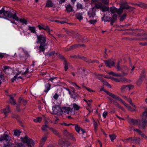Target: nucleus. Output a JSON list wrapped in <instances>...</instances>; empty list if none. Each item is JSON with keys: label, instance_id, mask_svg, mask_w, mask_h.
I'll list each match as a JSON object with an SVG mask.
<instances>
[{"label": "nucleus", "instance_id": "obj_1", "mask_svg": "<svg viewBox=\"0 0 147 147\" xmlns=\"http://www.w3.org/2000/svg\"><path fill=\"white\" fill-rule=\"evenodd\" d=\"M37 40V43H39L40 45L39 47V50L40 52H44L46 48L47 44L46 43V37L45 35L40 34L38 35L36 34Z\"/></svg>", "mask_w": 147, "mask_h": 147}, {"label": "nucleus", "instance_id": "obj_2", "mask_svg": "<svg viewBox=\"0 0 147 147\" xmlns=\"http://www.w3.org/2000/svg\"><path fill=\"white\" fill-rule=\"evenodd\" d=\"M131 9V10H133V8L129 6L127 4L124 3L121 4L120 7L119 9H117L114 6H112L110 8V11L113 13H117L118 14H121L123 12V10L124 9Z\"/></svg>", "mask_w": 147, "mask_h": 147}, {"label": "nucleus", "instance_id": "obj_3", "mask_svg": "<svg viewBox=\"0 0 147 147\" xmlns=\"http://www.w3.org/2000/svg\"><path fill=\"white\" fill-rule=\"evenodd\" d=\"M3 10L2 12L0 13V18H4L3 17L9 18H13L16 21L19 20V18L17 17L16 15V13L15 12L13 14L11 12L9 11H5L4 8H2L1 10Z\"/></svg>", "mask_w": 147, "mask_h": 147}, {"label": "nucleus", "instance_id": "obj_4", "mask_svg": "<svg viewBox=\"0 0 147 147\" xmlns=\"http://www.w3.org/2000/svg\"><path fill=\"white\" fill-rule=\"evenodd\" d=\"M11 139V137L8 135L3 134L0 136V141H6L7 143L4 144L3 147H9L11 145V143L9 142Z\"/></svg>", "mask_w": 147, "mask_h": 147}, {"label": "nucleus", "instance_id": "obj_5", "mask_svg": "<svg viewBox=\"0 0 147 147\" xmlns=\"http://www.w3.org/2000/svg\"><path fill=\"white\" fill-rule=\"evenodd\" d=\"M22 141L24 143H26L28 147H32L34 144V141L28 137L27 136L24 137H21Z\"/></svg>", "mask_w": 147, "mask_h": 147}, {"label": "nucleus", "instance_id": "obj_6", "mask_svg": "<svg viewBox=\"0 0 147 147\" xmlns=\"http://www.w3.org/2000/svg\"><path fill=\"white\" fill-rule=\"evenodd\" d=\"M94 7L95 9H100L103 12L109 11V9L108 7L106 6L101 2H98L95 3Z\"/></svg>", "mask_w": 147, "mask_h": 147}, {"label": "nucleus", "instance_id": "obj_7", "mask_svg": "<svg viewBox=\"0 0 147 147\" xmlns=\"http://www.w3.org/2000/svg\"><path fill=\"white\" fill-rule=\"evenodd\" d=\"M116 68L117 69V71L121 70L122 71V76H126L127 75V72L129 70V69L126 66H124L120 67L119 63H118Z\"/></svg>", "mask_w": 147, "mask_h": 147}, {"label": "nucleus", "instance_id": "obj_8", "mask_svg": "<svg viewBox=\"0 0 147 147\" xmlns=\"http://www.w3.org/2000/svg\"><path fill=\"white\" fill-rule=\"evenodd\" d=\"M138 125L139 128L144 129L147 126V120L145 119L142 118L139 120Z\"/></svg>", "mask_w": 147, "mask_h": 147}, {"label": "nucleus", "instance_id": "obj_9", "mask_svg": "<svg viewBox=\"0 0 147 147\" xmlns=\"http://www.w3.org/2000/svg\"><path fill=\"white\" fill-rule=\"evenodd\" d=\"M128 140H129V142L135 144H140L141 142L140 139L138 137H130Z\"/></svg>", "mask_w": 147, "mask_h": 147}, {"label": "nucleus", "instance_id": "obj_10", "mask_svg": "<svg viewBox=\"0 0 147 147\" xmlns=\"http://www.w3.org/2000/svg\"><path fill=\"white\" fill-rule=\"evenodd\" d=\"M95 75L98 79L99 80H100L102 82H104V84L105 85L108 86L109 88H111V86L110 84H109L107 82L105 81V80H103L102 78H100V77H102L103 76V75L102 74H97Z\"/></svg>", "mask_w": 147, "mask_h": 147}, {"label": "nucleus", "instance_id": "obj_11", "mask_svg": "<svg viewBox=\"0 0 147 147\" xmlns=\"http://www.w3.org/2000/svg\"><path fill=\"white\" fill-rule=\"evenodd\" d=\"M96 10L94 7L90 9L88 12V15L90 18H93L96 15Z\"/></svg>", "mask_w": 147, "mask_h": 147}, {"label": "nucleus", "instance_id": "obj_12", "mask_svg": "<svg viewBox=\"0 0 147 147\" xmlns=\"http://www.w3.org/2000/svg\"><path fill=\"white\" fill-rule=\"evenodd\" d=\"M104 62L106 66L109 67H112L115 64L114 62L113 59L106 60L104 61Z\"/></svg>", "mask_w": 147, "mask_h": 147}, {"label": "nucleus", "instance_id": "obj_13", "mask_svg": "<svg viewBox=\"0 0 147 147\" xmlns=\"http://www.w3.org/2000/svg\"><path fill=\"white\" fill-rule=\"evenodd\" d=\"M117 100L121 102L125 107L127 109L129 110H131V106L128 104L125 103V102L123 101L121 98H120L119 96Z\"/></svg>", "mask_w": 147, "mask_h": 147}, {"label": "nucleus", "instance_id": "obj_14", "mask_svg": "<svg viewBox=\"0 0 147 147\" xmlns=\"http://www.w3.org/2000/svg\"><path fill=\"white\" fill-rule=\"evenodd\" d=\"M111 79L117 82H124L127 81V79L124 78H112Z\"/></svg>", "mask_w": 147, "mask_h": 147}, {"label": "nucleus", "instance_id": "obj_15", "mask_svg": "<svg viewBox=\"0 0 147 147\" xmlns=\"http://www.w3.org/2000/svg\"><path fill=\"white\" fill-rule=\"evenodd\" d=\"M53 113L55 114H57L61 111V108L58 106H56L53 108Z\"/></svg>", "mask_w": 147, "mask_h": 147}, {"label": "nucleus", "instance_id": "obj_16", "mask_svg": "<svg viewBox=\"0 0 147 147\" xmlns=\"http://www.w3.org/2000/svg\"><path fill=\"white\" fill-rule=\"evenodd\" d=\"M10 112V108L9 106H7V107L3 110H1V113H3L4 115L6 117L7 116L8 114Z\"/></svg>", "mask_w": 147, "mask_h": 147}, {"label": "nucleus", "instance_id": "obj_17", "mask_svg": "<svg viewBox=\"0 0 147 147\" xmlns=\"http://www.w3.org/2000/svg\"><path fill=\"white\" fill-rule=\"evenodd\" d=\"M59 56V58L61 59H64V64L65 65V71H66L68 68V66H69V63L67 62L64 59V57L62 56H61L59 54H58Z\"/></svg>", "mask_w": 147, "mask_h": 147}, {"label": "nucleus", "instance_id": "obj_18", "mask_svg": "<svg viewBox=\"0 0 147 147\" xmlns=\"http://www.w3.org/2000/svg\"><path fill=\"white\" fill-rule=\"evenodd\" d=\"M103 91L110 96L112 97L113 98L116 99V100L119 97V96L108 92L106 90H103Z\"/></svg>", "mask_w": 147, "mask_h": 147}, {"label": "nucleus", "instance_id": "obj_19", "mask_svg": "<svg viewBox=\"0 0 147 147\" xmlns=\"http://www.w3.org/2000/svg\"><path fill=\"white\" fill-rule=\"evenodd\" d=\"M21 73L19 74H17L14 77L11 79V80L12 82H14L16 80H18L19 79H22V76H20L19 75Z\"/></svg>", "mask_w": 147, "mask_h": 147}, {"label": "nucleus", "instance_id": "obj_20", "mask_svg": "<svg viewBox=\"0 0 147 147\" xmlns=\"http://www.w3.org/2000/svg\"><path fill=\"white\" fill-rule=\"evenodd\" d=\"M145 76L144 75H141L137 81V84L138 85H140L142 83L143 79L145 78Z\"/></svg>", "mask_w": 147, "mask_h": 147}, {"label": "nucleus", "instance_id": "obj_21", "mask_svg": "<svg viewBox=\"0 0 147 147\" xmlns=\"http://www.w3.org/2000/svg\"><path fill=\"white\" fill-rule=\"evenodd\" d=\"M66 10L67 12H70L74 11L72 6L70 4H68L65 6Z\"/></svg>", "mask_w": 147, "mask_h": 147}, {"label": "nucleus", "instance_id": "obj_22", "mask_svg": "<svg viewBox=\"0 0 147 147\" xmlns=\"http://www.w3.org/2000/svg\"><path fill=\"white\" fill-rule=\"evenodd\" d=\"M47 137V135H46L43 136L42 137L40 141V146H41V147H42L44 144V143L46 141Z\"/></svg>", "mask_w": 147, "mask_h": 147}, {"label": "nucleus", "instance_id": "obj_23", "mask_svg": "<svg viewBox=\"0 0 147 147\" xmlns=\"http://www.w3.org/2000/svg\"><path fill=\"white\" fill-rule=\"evenodd\" d=\"M134 131H136L137 133H138L140 135L142 136L143 138H147L146 136L145 135L143 134L142 132L140 129H136L135 128L134 129Z\"/></svg>", "mask_w": 147, "mask_h": 147}, {"label": "nucleus", "instance_id": "obj_24", "mask_svg": "<svg viewBox=\"0 0 147 147\" xmlns=\"http://www.w3.org/2000/svg\"><path fill=\"white\" fill-rule=\"evenodd\" d=\"M58 78L56 77H53L49 79V81H51L54 84H56L58 82Z\"/></svg>", "mask_w": 147, "mask_h": 147}, {"label": "nucleus", "instance_id": "obj_25", "mask_svg": "<svg viewBox=\"0 0 147 147\" xmlns=\"http://www.w3.org/2000/svg\"><path fill=\"white\" fill-rule=\"evenodd\" d=\"M51 85L49 83L46 84L45 85V90L44 92H48L50 89Z\"/></svg>", "mask_w": 147, "mask_h": 147}, {"label": "nucleus", "instance_id": "obj_26", "mask_svg": "<svg viewBox=\"0 0 147 147\" xmlns=\"http://www.w3.org/2000/svg\"><path fill=\"white\" fill-rule=\"evenodd\" d=\"M108 74L110 75H112L115 76L121 77L122 76V75L119 73H115L113 71L109 72Z\"/></svg>", "mask_w": 147, "mask_h": 147}, {"label": "nucleus", "instance_id": "obj_27", "mask_svg": "<svg viewBox=\"0 0 147 147\" xmlns=\"http://www.w3.org/2000/svg\"><path fill=\"white\" fill-rule=\"evenodd\" d=\"M54 5L53 3L50 0H48L47 1V2L45 6L47 7H52Z\"/></svg>", "mask_w": 147, "mask_h": 147}, {"label": "nucleus", "instance_id": "obj_28", "mask_svg": "<svg viewBox=\"0 0 147 147\" xmlns=\"http://www.w3.org/2000/svg\"><path fill=\"white\" fill-rule=\"evenodd\" d=\"M28 29L31 32L35 33L36 35L37 34L36 31V28L34 27L29 26Z\"/></svg>", "mask_w": 147, "mask_h": 147}, {"label": "nucleus", "instance_id": "obj_29", "mask_svg": "<svg viewBox=\"0 0 147 147\" xmlns=\"http://www.w3.org/2000/svg\"><path fill=\"white\" fill-rule=\"evenodd\" d=\"M15 146L13 147H25V146L22 143L18 142L16 141H15Z\"/></svg>", "mask_w": 147, "mask_h": 147}, {"label": "nucleus", "instance_id": "obj_30", "mask_svg": "<svg viewBox=\"0 0 147 147\" xmlns=\"http://www.w3.org/2000/svg\"><path fill=\"white\" fill-rule=\"evenodd\" d=\"M76 18L80 20L83 19L82 14L81 13H77L76 15Z\"/></svg>", "mask_w": 147, "mask_h": 147}, {"label": "nucleus", "instance_id": "obj_31", "mask_svg": "<svg viewBox=\"0 0 147 147\" xmlns=\"http://www.w3.org/2000/svg\"><path fill=\"white\" fill-rule=\"evenodd\" d=\"M73 108L75 111H78L80 108V107L76 103H74L73 104Z\"/></svg>", "mask_w": 147, "mask_h": 147}, {"label": "nucleus", "instance_id": "obj_32", "mask_svg": "<svg viewBox=\"0 0 147 147\" xmlns=\"http://www.w3.org/2000/svg\"><path fill=\"white\" fill-rule=\"evenodd\" d=\"M21 102L24 105H25L26 104L27 101L23 99L22 98L20 97L19 98V103H20Z\"/></svg>", "mask_w": 147, "mask_h": 147}, {"label": "nucleus", "instance_id": "obj_33", "mask_svg": "<svg viewBox=\"0 0 147 147\" xmlns=\"http://www.w3.org/2000/svg\"><path fill=\"white\" fill-rule=\"evenodd\" d=\"M10 96V102L12 105H15L16 104V101L13 99L12 96L9 95Z\"/></svg>", "mask_w": 147, "mask_h": 147}, {"label": "nucleus", "instance_id": "obj_34", "mask_svg": "<svg viewBox=\"0 0 147 147\" xmlns=\"http://www.w3.org/2000/svg\"><path fill=\"white\" fill-rule=\"evenodd\" d=\"M20 22L22 23V24L26 25L28 24V22L27 20L24 18L20 19L19 20Z\"/></svg>", "mask_w": 147, "mask_h": 147}, {"label": "nucleus", "instance_id": "obj_35", "mask_svg": "<svg viewBox=\"0 0 147 147\" xmlns=\"http://www.w3.org/2000/svg\"><path fill=\"white\" fill-rule=\"evenodd\" d=\"M113 104L114 105H115V106H116L117 107H118L119 108L123 110H124L123 108L122 107L120 106H119V104L118 103V102L114 100V101H113Z\"/></svg>", "mask_w": 147, "mask_h": 147}, {"label": "nucleus", "instance_id": "obj_36", "mask_svg": "<svg viewBox=\"0 0 147 147\" xmlns=\"http://www.w3.org/2000/svg\"><path fill=\"white\" fill-rule=\"evenodd\" d=\"M109 137L110 138L111 140V141H113L116 138L117 136L115 134H112L109 135Z\"/></svg>", "mask_w": 147, "mask_h": 147}, {"label": "nucleus", "instance_id": "obj_37", "mask_svg": "<svg viewBox=\"0 0 147 147\" xmlns=\"http://www.w3.org/2000/svg\"><path fill=\"white\" fill-rule=\"evenodd\" d=\"M20 133L21 132L19 130H16L14 131V135L15 136H19L20 135Z\"/></svg>", "mask_w": 147, "mask_h": 147}, {"label": "nucleus", "instance_id": "obj_38", "mask_svg": "<svg viewBox=\"0 0 147 147\" xmlns=\"http://www.w3.org/2000/svg\"><path fill=\"white\" fill-rule=\"evenodd\" d=\"M64 109L65 110V112H66L67 114L69 113L70 112L72 111V109L70 107H65Z\"/></svg>", "mask_w": 147, "mask_h": 147}, {"label": "nucleus", "instance_id": "obj_39", "mask_svg": "<svg viewBox=\"0 0 147 147\" xmlns=\"http://www.w3.org/2000/svg\"><path fill=\"white\" fill-rule=\"evenodd\" d=\"M10 68V67L8 66H3V70L7 74H9V73L7 72V71H9V69Z\"/></svg>", "mask_w": 147, "mask_h": 147}, {"label": "nucleus", "instance_id": "obj_40", "mask_svg": "<svg viewBox=\"0 0 147 147\" xmlns=\"http://www.w3.org/2000/svg\"><path fill=\"white\" fill-rule=\"evenodd\" d=\"M130 121L134 125H136L137 124H138L139 122L136 119H131L130 120Z\"/></svg>", "mask_w": 147, "mask_h": 147}, {"label": "nucleus", "instance_id": "obj_41", "mask_svg": "<svg viewBox=\"0 0 147 147\" xmlns=\"http://www.w3.org/2000/svg\"><path fill=\"white\" fill-rule=\"evenodd\" d=\"M117 15L116 14H114L113 16L111 18H109V19L110 20H113L114 21H115L117 20Z\"/></svg>", "mask_w": 147, "mask_h": 147}, {"label": "nucleus", "instance_id": "obj_42", "mask_svg": "<svg viewBox=\"0 0 147 147\" xmlns=\"http://www.w3.org/2000/svg\"><path fill=\"white\" fill-rule=\"evenodd\" d=\"M65 143H59V144L61 145L62 146H63V145L66 146H69L70 144H71L69 142H67L66 141Z\"/></svg>", "mask_w": 147, "mask_h": 147}, {"label": "nucleus", "instance_id": "obj_43", "mask_svg": "<svg viewBox=\"0 0 147 147\" xmlns=\"http://www.w3.org/2000/svg\"><path fill=\"white\" fill-rule=\"evenodd\" d=\"M42 121V118L40 117H38L34 119V121L36 122H40Z\"/></svg>", "mask_w": 147, "mask_h": 147}, {"label": "nucleus", "instance_id": "obj_44", "mask_svg": "<svg viewBox=\"0 0 147 147\" xmlns=\"http://www.w3.org/2000/svg\"><path fill=\"white\" fill-rule=\"evenodd\" d=\"M50 129L55 135H59V133L55 129L53 128H50Z\"/></svg>", "mask_w": 147, "mask_h": 147}, {"label": "nucleus", "instance_id": "obj_45", "mask_svg": "<svg viewBox=\"0 0 147 147\" xmlns=\"http://www.w3.org/2000/svg\"><path fill=\"white\" fill-rule=\"evenodd\" d=\"M66 90H67L68 92L69 93L71 96V97L74 98H75L77 96L76 95H75L74 96V95H72V92H71V91L68 88H66Z\"/></svg>", "mask_w": 147, "mask_h": 147}, {"label": "nucleus", "instance_id": "obj_46", "mask_svg": "<svg viewBox=\"0 0 147 147\" xmlns=\"http://www.w3.org/2000/svg\"><path fill=\"white\" fill-rule=\"evenodd\" d=\"M81 128L78 126V125H76L75 129L76 131L78 133H79L80 131Z\"/></svg>", "mask_w": 147, "mask_h": 147}, {"label": "nucleus", "instance_id": "obj_47", "mask_svg": "<svg viewBox=\"0 0 147 147\" xmlns=\"http://www.w3.org/2000/svg\"><path fill=\"white\" fill-rule=\"evenodd\" d=\"M87 62H88L89 63H99V61L96 60H94L93 61H91V60H87L86 59L85 60Z\"/></svg>", "mask_w": 147, "mask_h": 147}, {"label": "nucleus", "instance_id": "obj_48", "mask_svg": "<svg viewBox=\"0 0 147 147\" xmlns=\"http://www.w3.org/2000/svg\"><path fill=\"white\" fill-rule=\"evenodd\" d=\"M76 6L77 8L78 9H83L82 5L80 3H77Z\"/></svg>", "mask_w": 147, "mask_h": 147}, {"label": "nucleus", "instance_id": "obj_49", "mask_svg": "<svg viewBox=\"0 0 147 147\" xmlns=\"http://www.w3.org/2000/svg\"><path fill=\"white\" fill-rule=\"evenodd\" d=\"M48 127V126L46 125H43L42 128V129L43 131H47V128Z\"/></svg>", "mask_w": 147, "mask_h": 147}, {"label": "nucleus", "instance_id": "obj_50", "mask_svg": "<svg viewBox=\"0 0 147 147\" xmlns=\"http://www.w3.org/2000/svg\"><path fill=\"white\" fill-rule=\"evenodd\" d=\"M63 134L65 136L67 137L69 136L70 135L69 133L68 132L67 130H65L64 131Z\"/></svg>", "mask_w": 147, "mask_h": 147}, {"label": "nucleus", "instance_id": "obj_51", "mask_svg": "<svg viewBox=\"0 0 147 147\" xmlns=\"http://www.w3.org/2000/svg\"><path fill=\"white\" fill-rule=\"evenodd\" d=\"M44 30H45L47 32L50 34V29L48 26H44Z\"/></svg>", "mask_w": 147, "mask_h": 147}, {"label": "nucleus", "instance_id": "obj_52", "mask_svg": "<svg viewBox=\"0 0 147 147\" xmlns=\"http://www.w3.org/2000/svg\"><path fill=\"white\" fill-rule=\"evenodd\" d=\"M126 15L125 14H124L122 16H121L120 18V21H123L126 18Z\"/></svg>", "mask_w": 147, "mask_h": 147}, {"label": "nucleus", "instance_id": "obj_53", "mask_svg": "<svg viewBox=\"0 0 147 147\" xmlns=\"http://www.w3.org/2000/svg\"><path fill=\"white\" fill-rule=\"evenodd\" d=\"M93 125L94 127V130L95 131H96L98 127L97 124L96 122L95 121H94Z\"/></svg>", "mask_w": 147, "mask_h": 147}, {"label": "nucleus", "instance_id": "obj_54", "mask_svg": "<svg viewBox=\"0 0 147 147\" xmlns=\"http://www.w3.org/2000/svg\"><path fill=\"white\" fill-rule=\"evenodd\" d=\"M127 85L126 86H123L121 88V91L123 92H124L125 90H127Z\"/></svg>", "mask_w": 147, "mask_h": 147}, {"label": "nucleus", "instance_id": "obj_55", "mask_svg": "<svg viewBox=\"0 0 147 147\" xmlns=\"http://www.w3.org/2000/svg\"><path fill=\"white\" fill-rule=\"evenodd\" d=\"M90 24H94L96 22V20H90L88 21Z\"/></svg>", "mask_w": 147, "mask_h": 147}, {"label": "nucleus", "instance_id": "obj_56", "mask_svg": "<svg viewBox=\"0 0 147 147\" xmlns=\"http://www.w3.org/2000/svg\"><path fill=\"white\" fill-rule=\"evenodd\" d=\"M102 3L108 5L109 4V0H102Z\"/></svg>", "mask_w": 147, "mask_h": 147}, {"label": "nucleus", "instance_id": "obj_57", "mask_svg": "<svg viewBox=\"0 0 147 147\" xmlns=\"http://www.w3.org/2000/svg\"><path fill=\"white\" fill-rule=\"evenodd\" d=\"M127 90H130L132 88H133V86L129 85H127Z\"/></svg>", "mask_w": 147, "mask_h": 147}, {"label": "nucleus", "instance_id": "obj_58", "mask_svg": "<svg viewBox=\"0 0 147 147\" xmlns=\"http://www.w3.org/2000/svg\"><path fill=\"white\" fill-rule=\"evenodd\" d=\"M108 115V113L107 111L104 112L102 114V116L104 118H105L106 117V116Z\"/></svg>", "mask_w": 147, "mask_h": 147}, {"label": "nucleus", "instance_id": "obj_59", "mask_svg": "<svg viewBox=\"0 0 147 147\" xmlns=\"http://www.w3.org/2000/svg\"><path fill=\"white\" fill-rule=\"evenodd\" d=\"M140 7H146V5L144 3H142L140 4Z\"/></svg>", "mask_w": 147, "mask_h": 147}, {"label": "nucleus", "instance_id": "obj_60", "mask_svg": "<svg viewBox=\"0 0 147 147\" xmlns=\"http://www.w3.org/2000/svg\"><path fill=\"white\" fill-rule=\"evenodd\" d=\"M59 96V95L57 93H55L53 96V98L55 100H57Z\"/></svg>", "mask_w": 147, "mask_h": 147}, {"label": "nucleus", "instance_id": "obj_61", "mask_svg": "<svg viewBox=\"0 0 147 147\" xmlns=\"http://www.w3.org/2000/svg\"><path fill=\"white\" fill-rule=\"evenodd\" d=\"M83 87L84 88H85L86 89V90L89 92H94V91L92 90L91 89H90V88H88L87 87H86L84 86H83Z\"/></svg>", "mask_w": 147, "mask_h": 147}, {"label": "nucleus", "instance_id": "obj_62", "mask_svg": "<svg viewBox=\"0 0 147 147\" xmlns=\"http://www.w3.org/2000/svg\"><path fill=\"white\" fill-rule=\"evenodd\" d=\"M72 84L74 86H76V87L78 88V90H79L81 88V87L77 85V84L75 82H72Z\"/></svg>", "mask_w": 147, "mask_h": 147}, {"label": "nucleus", "instance_id": "obj_63", "mask_svg": "<svg viewBox=\"0 0 147 147\" xmlns=\"http://www.w3.org/2000/svg\"><path fill=\"white\" fill-rule=\"evenodd\" d=\"M127 100L129 103L132 105H133V104L132 103L131 100L130 98L128 97L127 98L126 100Z\"/></svg>", "mask_w": 147, "mask_h": 147}, {"label": "nucleus", "instance_id": "obj_64", "mask_svg": "<svg viewBox=\"0 0 147 147\" xmlns=\"http://www.w3.org/2000/svg\"><path fill=\"white\" fill-rule=\"evenodd\" d=\"M70 138L73 141H75L76 140L75 138H74V137L71 135H70Z\"/></svg>", "mask_w": 147, "mask_h": 147}]
</instances>
